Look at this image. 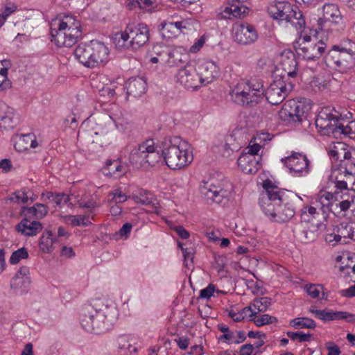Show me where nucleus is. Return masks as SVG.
I'll return each mask as SVG.
<instances>
[{"instance_id": "nucleus-44", "label": "nucleus", "mask_w": 355, "mask_h": 355, "mask_svg": "<svg viewBox=\"0 0 355 355\" xmlns=\"http://www.w3.org/2000/svg\"><path fill=\"white\" fill-rule=\"evenodd\" d=\"M271 301V298L267 297L254 299L252 303V306L254 308V309L257 310V311L252 310V311H250V316L252 317L259 312L266 311L267 309L270 306Z\"/></svg>"}, {"instance_id": "nucleus-64", "label": "nucleus", "mask_w": 355, "mask_h": 355, "mask_svg": "<svg viewBox=\"0 0 355 355\" xmlns=\"http://www.w3.org/2000/svg\"><path fill=\"white\" fill-rule=\"evenodd\" d=\"M347 259L348 261H350V263H347L345 265L340 266V270L345 272L347 274H350L351 272L355 273V261H353L349 257H347Z\"/></svg>"}, {"instance_id": "nucleus-6", "label": "nucleus", "mask_w": 355, "mask_h": 355, "mask_svg": "<svg viewBox=\"0 0 355 355\" xmlns=\"http://www.w3.org/2000/svg\"><path fill=\"white\" fill-rule=\"evenodd\" d=\"M162 158L159 151L155 146L153 140H146L130 153L129 156L130 163L137 168L148 169L155 166Z\"/></svg>"}, {"instance_id": "nucleus-48", "label": "nucleus", "mask_w": 355, "mask_h": 355, "mask_svg": "<svg viewBox=\"0 0 355 355\" xmlns=\"http://www.w3.org/2000/svg\"><path fill=\"white\" fill-rule=\"evenodd\" d=\"M64 221L73 226H87L89 223L88 216L85 215H67L64 217Z\"/></svg>"}, {"instance_id": "nucleus-25", "label": "nucleus", "mask_w": 355, "mask_h": 355, "mask_svg": "<svg viewBox=\"0 0 355 355\" xmlns=\"http://www.w3.org/2000/svg\"><path fill=\"white\" fill-rule=\"evenodd\" d=\"M280 66L287 76L295 77L297 75L298 63L293 52L291 51H284L282 53Z\"/></svg>"}, {"instance_id": "nucleus-1", "label": "nucleus", "mask_w": 355, "mask_h": 355, "mask_svg": "<svg viewBox=\"0 0 355 355\" xmlns=\"http://www.w3.org/2000/svg\"><path fill=\"white\" fill-rule=\"evenodd\" d=\"M117 318V311L113 306L101 302L87 305L81 315V324L89 333L101 334L107 330Z\"/></svg>"}, {"instance_id": "nucleus-26", "label": "nucleus", "mask_w": 355, "mask_h": 355, "mask_svg": "<svg viewBox=\"0 0 355 355\" xmlns=\"http://www.w3.org/2000/svg\"><path fill=\"white\" fill-rule=\"evenodd\" d=\"M342 20V15L337 5L327 3L323 6V16L318 20V24L322 29L324 23L327 21L339 24Z\"/></svg>"}, {"instance_id": "nucleus-61", "label": "nucleus", "mask_w": 355, "mask_h": 355, "mask_svg": "<svg viewBox=\"0 0 355 355\" xmlns=\"http://www.w3.org/2000/svg\"><path fill=\"white\" fill-rule=\"evenodd\" d=\"M250 311H252V306L245 307L242 311L239 313H235L231 311L229 312V316L232 318L234 321L240 322L244 319V314Z\"/></svg>"}, {"instance_id": "nucleus-2", "label": "nucleus", "mask_w": 355, "mask_h": 355, "mask_svg": "<svg viewBox=\"0 0 355 355\" xmlns=\"http://www.w3.org/2000/svg\"><path fill=\"white\" fill-rule=\"evenodd\" d=\"M264 94L263 82L257 78L241 80L231 90L232 100L242 106L253 107L263 99Z\"/></svg>"}, {"instance_id": "nucleus-12", "label": "nucleus", "mask_w": 355, "mask_h": 355, "mask_svg": "<svg viewBox=\"0 0 355 355\" xmlns=\"http://www.w3.org/2000/svg\"><path fill=\"white\" fill-rule=\"evenodd\" d=\"M339 123L338 113L336 111L333 112L329 108L322 109L315 119L317 128L322 134L326 135H336Z\"/></svg>"}, {"instance_id": "nucleus-56", "label": "nucleus", "mask_w": 355, "mask_h": 355, "mask_svg": "<svg viewBox=\"0 0 355 355\" xmlns=\"http://www.w3.org/2000/svg\"><path fill=\"white\" fill-rule=\"evenodd\" d=\"M53 198L52 200L58 206H63L68 203L70 200V198L67 194L65 193H58L56 195H53L52 193H49L48 198Z\"/></svg>"}, {"instance_id": "nucleus-54", "label": "nucleus", "mask_w": 355, "mask_h": 355, "mask_svg": "<svg viewBox=\"0 0 355 355\" xmlns=\"http://www.w3.org/2000/svg\"><path fill=\"white\" fill-rule=\"evenodd\" d=\"M28 257V251L25 248H21L12 252L10 258V262L11 264L15 265L18 263L20 261V260L27 259Z\"/></svg>"}, {"instance_id": "nucleus-8", "label": "nucleus", "mask_w": 355, "mask_h": 355, "mask_svg": "<svg viewBox=\"0 0 355 355\" xmlns=\"http://www.w3.org/2000/svg\"><path fill=\"white\" fill-rule=\"evenodd\" d=\"M263 188L266 191L261 195L259 205L264 214L270 217L271 220L275 221L277 207L279 203L285 201V199L279 189L276 186L271 185L270 182H264Z\"/></svg>"}, {"instance_id": "nucleus-29", "label": "nucleus", "mask_w": 355, "mask_h": 355, "mask_svg": "<svg viewBox=\"0 0 355 355\" xmlns=\"http://www.w3.org/2000/svg\"><path fill=\"white\" fill-rule=\"evenodd\" d=\"M295 199L302 200L299 196H295L294 199L291 200L289 202H284L283 205L279 203L277 207V218L275 222L285 223L291 219L295 214V208L293 205Z\"/></svg>"}, {"instance_id": "nucleus-49", "label": "nucleus", "mask_w": 355, "mask_h": 355, "mask_svg": "<svg viewBox=\"0 0 355 355\" xmlns=\"http://www.w3.org/2000/svg\"><path fill=\"white\" fill-rule=\"evenodd\" d=\"M17 10V6L15 3H7L1 9L0 13V28L2 27L7 20V18Z\"/></svg>"}, {"instance_id": "nucleus-17", "label": "nucleus", "mask_w": 355, "mask_h": 355, "mask_svg": "<svg viewBox=\"0 0 355 355\" xmlns=\"http://www.w3.org/2000/svg\"><path fill=\"white\" fill-rule=\"evenodd\" d=\"M176 80L187 89H196L201 86L197 69L191 64H187L180 69L176 75Z\"/></svg>"}, {"instance_id": "nucleus-7", "label": "nucleus", "mask_w": 355, "mask_h": 355, "mask_svg": "<svg viewBox=\"0 0 355 355\" xmlns=\"http://www.w3.org/2000/svg\"><path fill=\"white\" fill-rule=\"evenodd\" d=\"M189 144L180 141L178 144L170 145L165 148L162 155L166 166L172 170H179L188 166L193 157Z\"/></svg>"}, {"instance_id": "nucleus-52", "label": "nucleus", "mask_w": 355, "mask_h": 355, "mask_svg": "<svg viewBox=\"0 0 355 355\" xmlns=\"http://www.w3.org/2000/svg\"><path fill=\"white\" fill-rule=\"evenodd\" d=\"M28 200V196L25 190H18L12 193L8 198L7 201L13 203H26Z\"/></svg>"}, {"instance_id": "nucleus-31", "label": "nucleus", "mask_w": 355, "mask_h": 355, "mask_svg": "<svg viewBox=\"0 0 355 355\" xmlns=\"http://www.w3.org/2000/svg\"><path fill=\"white\" fill-rule=\"evenodd\" d=\"M146 88V83L143 78L139 77L132 78L127 83V94L133 97H138L145 93Z\"/></svg>"}, {"instance_id": "nucleus-37", "label": "nucleus", "mask_w": 355, "mask_h": 355, "mask_svg": "<svg viewBox=\"0 0 355 355\" xmlns=\"http://www.w3.org/2000/svg\"><path fill=\"white\" fill-rule=\"evenodd\" d=\"M338 227V234L340 236L342 243H346L347 239L355 240V223H342Z\"/></svg>"}, {"instance_id": "nucleus-4", "label": "nucleus", "mask_w": 355, "mask_h": 355, "mask_svg": "<svg viewBox=\"0 0 355 355\" xmlns=\"http://www.w3.org/2000/svg\"><path fill=\"white\" fill-rule=\"evenodd\" d=\"M116 47L119 49L136 50L145 45L149 40V29L146 24L128 26L125 31L116 33L114 38Z\"/></svg>"}, {"instance_id": "nucleus-20", "label": "nucleus", "mask_w": 355, "mask_h": 355, "mask_svg": "<svg viewBox=\"0 0 355 355\" xmlns=\"http://www.w3.org/2000/svg\"><path fill=\"white\" fill-rule=\"evenodd\" d=\"M200 85L213 82L220 74L219 67L212 61L200 62L197 66Z\"/></svg>"}, {"instance_id": "nucleus-24", "label": "nucleus", "mask_w": 355, "mask_h": 355, "mask_svg": "<svg viewBox=\"0 0 355 355\" xmlns=\"http://www.w3.org/2000/svg\"><path fill=\"white\" fill-rule=\"evenodd\" d=\"M261 157L241 154L238 159V166L246 174H254L261 167Z\"/></svg>"}, {"instance_id": "nucleus-11", "label": "nucleus", "mask_w": 355, "mask_h": 355, "mask_svg": "<svg viewBox=\"0 0 355 355\" xmlns=\"http://www.w3.org/2000/svg\"><path fill=\"white\" fill-rule=\"evenodd\" d=\"M284 76L285 74L281 78L275 80L264 92L268 102L271 105H277L282 103L293 88L291 83H286Z\"/></svg>"}, {"instance_id": "nucleus-40", "label": "nucleus", "mask_w": 355, "mask_h": 355, "mask_svg": "<svg viewBox=\"0 0 355 355\" xmlns=\"http://www.w3.org/2000/svg\"><path fill=\"white\" fill-rule=\"evenodd\" d=\"M309 312L313 314L315 318L322 320L324 322L338 320L339 311H333L330 310H318L315 306H311L309 309Z\"/></svg>"}, {"instance_id": "nucleus-50", "label": "nucleus", "mask_w": 355, "mask_h": 355, "mask_svg": "<svg viewBox=\"0 0 355 355\" xmlns=\"http://www.w3.org/2000/svg\"><path fill=\"white\" fill-rule=\"evenodd\" d=\"M331 48L355 55V42L349 39L342 40L339 44L333 45Z\"/></svg>"}, {"instance_id": "nucleus-41", "label": "nucleus", "mask_w": 355, "mask_h": 355, "mask_svg": "<svg viewBox=\"0 0 355 355\" xmlns=\"http://www.w3.org/2000/svg\"><path fill=\"white\" fill-rule=\"evenodd\" d=\"M23 209L25 216H35L37 219L44 218L48 213L47 206L41 203H37L29 208L24 207Z\"/></svg>"}, {"instance_id": "nucleus-38", "label": "nucleus", "mask_w": 355, "mask_h": 355, "mask_svg": "<svg viewBox=\"0 0 355 355\" xmlns=\"http://www.w3.org/2000/svg\"><path fill=\"white\" fill-rule=\"evenodd\" d=\"M318 225L319 223L303 225L302 226L300 225L297 229L300 232L301 239L306 243L314 241L317 237Z\"/></svg>"}, {"instance_id": "nucleus-22", "label": "nucleus", "mask_w": 355, "mask_h": 355, "mask_svg": "<svg viewBox=\"0 0 355 355\" xmlns=\"http://www.w3.org/2000/svg\"><path fill=\"white\" fill-rule=\"evenodd\" d=\"M327 44L322 40H315L313 42L304 43L299 51L302 56L307 60L319 58L327 49Z\"/></svg>"}, {"instance_id": "nucleus-62", "label": "nucleus", "mask_w": 355, "mask_h": 355, "mask_svg": "<svg viewBox=\"0 0 355 355\" xmlns=\"http://www.w3.org/2000/svg\"><path fill=\"white\" fill-rule=\"evenodd\" d=\"M96 87L98 89L102 96L112 98L115 95V89L116 87L115 85L103 86L101 88L98 85Z\"/></svg>"}, {"instance_id": "nucleus-59", "label": "nucleus", "mask_w": 355, "mask_h": 355, "mask_svg": "<svg viewBox=\"0 0 355 355\" xmlns=\"http://www.w3.org/2000/svg\"><path fill=\"white\" fill-rule=\"evenodd\" d=\"M338 234H340L338 233V227L336 226L333 229L332 232L326 234L325 241L332 245H335L338 243H342L341 238L340 236H338Z\"/></svg>"}, {"instance_id": "nucleus-3", "label": "nucleus", "mask_w": 355, "mask_h": 355, "mask_svg": "<svg viewBox=\"0 0 355 355\" xmlns=\"http://www.w3.org/2000/svg\"><path fill=\"white\" fill-rule=\"evenodd\" d=\"M233 187L227 180H219L214 178L202 180L199 186L201 197L208 204L225 206L230 200Z\"/></svg>"}, {"instance_id": "nucleus-21", "label": "nucleus", "mask_w": 355, "mask_h": 355, "mask_svg": "<svg viewBox=\"0 0 355 355\" xmlns=\"http://www.w3.org/2000/svg\"><path fill=\"white\" fill-rule=\"evenodd\" d=\"M15 110L3 101H0V130L12 129L18 123Z\"/></svg>"}, {"instance_id": "nucleus-5", "label": "nucleus", "mask_w": 355, "mask_h": 355, "mask_svg": "<svg viewBox=\"0 0 355 355\" xmlns=\"http://www.w3.org/2000/svg\"><path fill=\"white\" fill-rule=\"evenodd\" d=\"M74 53L84 66L93 68L107 62L110 51L103 43L92 40L89 44H80Z\"/></svg>"}, {"instance_id": "nucleus-47", "label": "nucleus", "mask_w": 355, "mask_h": 355, "mask_svg": "<svg viewBox=\"0 0 355 355\" xmlns=\"http://www.w3.org/2000/svg\"><path fill=\"white\" fill-rule=\"evenodd\" d=\"M132 198L137 203H140L141 205H146L152 204L153 206V211H154L156 214L159 213V207L155 206V204L152 201V199L148 196V193L146 191H143L139 192L138 194L133 195Z\"/></svg>"}, {"instance_id": "nucleus-34", "label": "nucleus", "mask_w": 355, "mask_h": 355, "mask_svg": "<svg viewBox=\"0 0 355 355\" xmlns=\"http://www.w3.org/2000/svg\"><path fill=\"white\" fill-rule=\"evenodd\" d=\"M29 274V268L28 267H21L11 280V287L26 288L31 283Z\"/></svg>"}, {"instance_id": "nucleus-27", "label": "nucleus", "mask_w": 355, "mask_h": 355, "mask_svg": "<svg viewBox=\"0 0 355 355\" xmlns=\"http://www.w3.org/2000/svg\"><path fill=\"white\" fill-rule=\"evenodd\" d=\"M293 8V6L288 2L279 1L270 5L268 12L273 19L286 22Z\"/></svg>"}, {"instance_id": "nucleus-60", "label": "nucleus", "mask_w": 355, "mask_h": 355, "mask_svg": "<svg viewBox=\"0 0 355 355\" xmlns=\"http://www.w3.org/2000/svg\"><path fill=\"white\" fill-rule=\"evenodd\" d=\"M323 288L322 285L310 284L306 285L305 291L307 294L312 298L319 297L321 290Z\"/></svg>"}, {"instance_id": "nucleus-63", "label": "nucleus", "mask_w": 355, "mask_h": 355, "mask_svg": "<svg viewBox=\"0 0 355 355\" xmlns=\"http://www.w3.org/2000/svg\"><path fill=\"white\" fill-rule=\"evenodd\" d=\"M154 51L158 58H159V55H163V56L171 60V58L173 56V53L166 47H162L160 46H155Z\"/></svg>"}, {"instance_id": "nucleus-53", "label": "nucleus", "mask_w": 355, "mask_h": 355, "mask_svg": "<svg viewBox=\"0 0 355 355\" xmlns=\"http://www.w3.org/2000/svg\"><path fill=\"white\" fill-rule=\"evenodd\" d=\"M254 316V318H252V320H253L254 324L258 327L272 324L277 321V318L268 314H263L259 316H256L255 315Z\"/></svg>"}, {"instance_id": "nucleus-55", "label": "nucleus", "mask_w": 355, "mask_h": 355, "mask_svg": "<svg viewBox=\"0 0 355 355\" xmlns=\"http://www.w3.org/2000/svg\"><path fill=\"white\" fill-rule=\"evenodd\" d=\"M110 197H112L109 200L110 205L112 204H118L126 201L128 197L119 189H115L109 194Z\"/></svg>"}, {"instance_id": "nucleus-33", "label": "nucleus", "mask_w": 355, "mask_h": 355, "mask_svg": "<svg viewBox=\"0 0 355 355\" xmlns=\"http://www.w3.org/2000/svg\"><path fill=\"white\" fill-rule=\"evenodd\" d=\"M38 146L33 134L19 136L15 144V148L19 152L25 151L29 148H35Z\"/></svg>"}, {"instance_id": "nucleus-58", "label": "nucleus", "mask_w": 355, "mask_h": 355, "mask_svg": "<svg viewBox=\"0 0 355 355\" xmlns=\"http://www.w3.org/2000/svg\"><path fill=\"white\" fill-rule=\"evenodd\" d=\"M286 335L292 340H298L300 343L309 341L311 338L310 334H304L302 332L288 331Z\"/></svg>"}, {"instance_id": "nucleus-23", "label": "nucleus", "mask_w": 355, "mask_h": 355, "mask_svg": "<svg viewBox=\"0 0 355 355\" xmlns=\"http://www.w3.org/2000/svg\"><path fill=\"white\" fill-rule=\"evenodd\" d=\"M189 22L187 21H164L160 24V31L165 38H172L180 33H185L184 31L188 29Z\"/></svg>"}, {"instance_id": "nucleus-57", "label": "nucleus", "mask_w": 355, "mask_h": 355, "mask_svg": "<svg viewBox=\"0 0 355 355\" xmlns=\"http://www.w3.org/2000/svg\"><path fill=\"white\" fill-rule=\"evenodd\" d=\"M328 83L324 77H314L310 82V85L314 90H322L324 89Z\"/></svg>"}, {"instance_id": "nucleus-35", "label": "nucleus", "mask_w": 355, "mask_h": 355, "mask_svg": "<svg viewBox=\"0 0 355 355\" xmlns=\"http://www.w3.org/2000/svg\"><path fill=\"white\" fill-rule=\"evenodd\" d=\"M120 118V114L117 113H111L105 116L102 123L98 124L100 133L107 135L112 132L116 128V121Z\"/></svg>"}, {"instance_id": "nucleus-43", "label": "nucleus", "mask_w": 355, "mask_h": 355, "mask_svg": "<svg viewBox=\"0 0 355 355\" xmlns=\"http://www.w3.org/2000/svg\"><path fill=\"white\" fill-rule=\"evenodd\" d=\"M347 147L348 145L344 142H333L329 147V154L335 160H340Z\"/></svg>"}, {"instance_id": "nucleus-16", "label": "nucleus", "mask_w": 355, "mask_h": 355, "mask_svg": "<svg viewBox=\"0 0 355 355\" xmlns=\"http://www.w3.org/2000/svg\"><path fill=\"white\" fill-rule=\"evenodd\" d=\"M232 37L234 42L241 45H250L258 38L255 28L248 23L236 24L232 28Z\"/></svg>"}, {"instance_id": "nucleus-36", "label": "nucleus", "mask_w": 355, "mask_h": 355, "mask_svg": "<svg viewBox=\"0 0 355 355\" xmlns=\"http://www.w3.org/2000/svg\"><path fill=\"white\" fill-rule=\"evenodd\" d=\"M286 23L289 24L298 31H302L306 24L302 12L296 7L295 9L293 8Z\"/></svg>"}, {"instance_id": "nucleus-28", "label": "nucleus", "mask_w": 355, "mask_h": 355, "mask_svg": "<svg viewBox=\"0 0 355 355\" xmlns=\"http://www.w3.org/2000/svg\"><path fill=\"white\" fill-rule=\"evenodd\" d=\"M128 166L119 159L107 160L103 168V173L106 176L118 178L126 173Z\"/></svg>"}, {"instance_id": "nucleus-18", "label": "nucleus", "mask_w": 355, "mask_h": 355, "mask_svg": "<svg viewBox=\"0 0 355 355\" xmlns=\"http://www.w3.org/2000/svg\"><path fill=\"white\" fill-rule=\"evenodd\" d=\"M248 0H227L230 6H227L218 12L221 19H234L244 17L248 12V8L243 5Z\"/></svg>"}, {"instance_id": "nucleus-51", "label": "nucleus", "mask_w": 355, "mask_h": 355, "mask_svg": "<svg viewBox=\"0 0 355 355\" xmlns=\"http://www.w3.org/2000/svg\"><path fill=\"white\" fill-rule=\"evenodd\" d=\"M343 164L347 166L349 165H355V150L348 146L345 151L343 157L340 160L339 164L336 167H340Z\"/></svg>"}, {"instance_id": "nucleus-15", "label": "nucleus", "mask_w": 355, "mask_h": 355, "mask_svg": "<svg viewBox=\"0 0 355 355\" xmlns=\"http://www.w3.org/2000/svg\"><path fill=\"white\" fill-rule=\"evenodd\" d=\"M281 162L287 167L290 173L295 176H304L309 172V161L306 156L299 153L282 158Z\"/></svg>"}, {"instance_id": "nucleus-14", "label": "nucleus", "mask_w": 355, "mask_h": 355, "mask_svg": "<svg viewBox=\"0 0 355 355\" xmlns=\"http://www.w3.org/2000/svg\"><path fill=\"white\" fill-rule=\"evenodd\" d=\"M328 207L322 203L320 200L312 202L310 205H304L300 210L301 223L308 225V224H316L319 219L324 218Z\"/></svg>"}, {"instance_id": "nucleus-42", "label": "nucleus", "mask_w": 355, "mask_h": 355, "mask_svg": "<svg viewBox=\"0 0 355 355\" xmlns=\"http://www.w3.org/2000/svg\"><path fill=\"white\" fill-rule=\"evenodd\" d=\"M9 61H0V92L11 87V82L8 78Z\"/></svg>"}, {"instance_id": "nucleus-32", "label": "nucleus", "mask_w": 355, "mask_h": 355, "mask_svg": "<svg viewBox=\"0 0 355 355\" xmlns=\"http://www.w3.org/2000/svg\"><path fill=\"white\" fill-rule=\"evenodd\" d=\"M42 224L37 221H30L24 218L17 225V230L26 236H35L42 230Z\"/></svg>"}, {"instance_id": "nucleus-10", "label": "nucleus", "mask_w": 355, "mask_h": 355, "mask_svg": "<svg viewBox=\"0 0 355 355\" xmlns=\"http://www.w3.org/2000/svg\"><path fill=\"white\" fill-rule=\"evenodd\" d=\"M326 64L345 73L355 66V57L351 53L331 48L324 57Z\"/></svg>"}, {"instance_id": "nucleus-13", "label": "nucleus", "mask_w": 355, "mask_h": 355, "mask_svg": "<svg viewBox=\"0 0 355 355\" xmlns=\"http://www.w3.org/2000/svg\"><path fill=\"white\" fill-rule=\"evenodd\" d=\"M347 166L344 164L336 167L332 173L335 179V187L337 189L355 190V165Z\"/></svg>"}, {"instance_id": "nucleus-46", "label": "nucleus", "mask_w": 355, "mask_h": 355, "mask_svg": "<svg viewBox=\"0 0 355 355\" xmlns=\"http://www.w3.org/2000/svg\"><path fill=\"white\" fill-rule=\"evenodd\" d=\"M290 325L295 329H315L316 327L315 322L309 318L301 317L296 318L290 322Z\"/></svg>"}, {"instance_id": "nucleus-39", "label": "nucleus", "mask_w": 355, "mask_h": 355, "mask_svg": "<svg viewBox=\"0 0 355 355\" xmlns=\"http://www.w3.org/2000/svg\"><path fill=\"white\" fill-rule=\"evenodd\" d=\"M58 239L53 237V234L49 230H45L40 238L39 246L40 250L44 253L51 252L54 248Z\"/></svg>"}, {"instance_id": "nucleus-30", "label": "nucleus", "mask_w": 355, "mask_h": 355, "mask_svg": "<svg viewBox=\"0 0 355 355\" xmlns=\"http://www.w3.org/2000/svg\"><path fill=\"white\" fill-rule=\"evenodd\" d=\"M53 26H60L69 31L71 33L77 35L79 37L81 36L80 23L75 17L67 15L62 19H54L52 21Z\"/></svg>"}, {"instance_id": "nucleus-45", "label": "nucleus", "mask_w": 355, "mask_h": 355, "mask_svg": "<svg viewBox=\"0 0 355 355\" xmlns=\"http://www.w3.org/2000/svg\"><path fill=\"white\" fill-rule=\"evenodd\" d=\"M346 121H340L337 134H341L351 139L355 138V121H351L345 124Z\"/></svg>"}, {"instance_id": "nucleus-9", "label": "nucleus", "mask_w": 355, "mask_h": 355, "mask_svg": "<svg viewBox=\"0 0 355 355\" xmlns=\"http://www.w3.org/2000/svg\"><path fill=\"white\" fill-rule=\"evenodd\" d=\"M309 110V105L304 102L291 99L284 103L279 112V116L287 123L296 125L306 119Z\"/></svg>"}, {"instance_id": "nucleus-19", "label": "nucleus", "mask_w": 355, "mask_h": 355, "mask_svg": "<svg viewBox=\"0 0 355 355\" xmlns=\"http://www.w3.org/2000/svg\"><path fill=\"white\" fill-rule=\"evenodd\" d=\"M51 41L54 42L58 47H71L77 42L78 38H79L77 35L64 28L53 26V22L51 23Z\"/></svg>"}]
</instances>
